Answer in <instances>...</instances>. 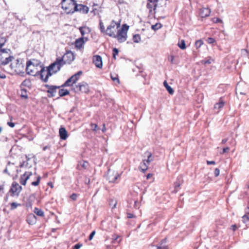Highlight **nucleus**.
<instances>
[{
    "instance_id": "obj_64",
    "label": "nucleus",
    "mask_w": 249,
    "mask_h": 249,
    "mask_svg": "<svg viewBox=\"0 0 249 249\" xmlns=\"http://www.w3.org/2000/svg\"><path fill=\"white\" fill-rule=\"evenodd\" d=\"M228 139H223L221 141V143L222 144H225L227 141H228Z\"/></svg>"
},
{
    "instance_id": "obj_8",
    "label": "nucleus",
    "mask_w": 249,
    "mask_h": 249,
    "mask_svg": "<svg viewBox=\"0 0 249 249\" xmlns=\"http://www.w3.org/2000/svg\"><path fill=\"white\" fill-rule=\"evenodd\" d=\"M82 71H79L74 75L69 78L61 87H64L67 86H74L75 84L79 79L80 76L82 74Z\"/></svg>"
},
{
    "instance_id": "obj_21",
    "label": "nucleus",
    "mask_w": 249,
    "mask_h": 249,
    "mask_svg": "<svg viewBox=\"0 0 249 249\" xmlns=\"http://www.w3.org/2000/svg\"><path fill=\"white\" fill-rule=\"evenodd\" d=\"M59 136L60 139L65 140L68 137V133L66 129L64 127H61L59 129Z\"/></svg>"
},
{
    "instance_id": "obj_7",
    "label": "nucleus",
    "mask_w": 249,
    "mask_h": 249,
    "mask_svg": "<svg viewBox=\"0 0 249 249\" xmlns=\"http://www.w3.org/2000/svg\"><path fill=\"white\" fill-rule=\"evenodd\" d=\"M129 29V26L124 24L121 30H118L116 37L119 42H124L127 39V31Z\"/></svg>"
},
{
    "instance_id": "obj_37",
    "label": "nucleus",
    "mask_w": 249,
    "mask_h": 249,
    "mask_svg": "<svg viewBox=\"0 0 249 249\" xmlns=\"http://www.w3.org/2000/svg\"><path fill=\"white\" fill-rule=\"evenodd\" d=\"M110 77H111V79L114 82H116L118 84L120 83V81H119L118 75L115 74H110Z\"/></svg>"
},
{
    "instance_id": "obj_61",
    "label": "nucleus",
    "mask_w": 249,
    "mask_h": 249,
    "mask_svg": "<svg viewBox=\"0 0 249 249\" xmlns=\"http://www.w3.org/2000/svg\"><path fill=\"white\" fill-rule=\"evenodd\" d=\"M231 229H232L233 231H235L237 229V226L236 225H232L231 227Z\"/></svg>"
},
{
    "instance_id": "obj_54",
    "label": "nucleus",
    "mask_w": 249,
    "mask_h": 249,
    "mask_svg": "<svg viewBox=\"0 0 249 249\" xmlns=\"http://www.w3.org/2000/svg\"><path fill=\"white\" fill-rule=\"evenodd\" d=\"M127 217L128 218H135L136 216L132 213H127Z\"/></svg>"
},
{
    "instance_id": "obj_39",
    "label": "nucleus",
    "mask_w": 249,
    "mask_h": 249,
    "mask_svg": "<svg viewBox=\"0 0 249 249\" xmlns=\"http://www.w3.org/2000/svg\"><path fill=\"white\" fill-rule=\"evenodd\" d=\"M203 44V42L201 40H198L196 41L195 46L196 47V48H199L201 46V45Z\"/></svg>"
},
{
    "instance_id": "obj_10",
    "label": "nucleus",
    "mask_w": 249,
    "mask_h": 249,
    "mask_svg": "<svg viewBox=\"0 0 249 249\" xmlns=\"http://www.w3.org/2000/svg\"><path fill=\"white\" fill-rule=\"evenodd\" d=\"M120 24H117L114 20H112L110 25L107 27L106 30L107 34L110 37L116 38V35L115 34V31H112V29H114L116 26L118 28Z\"/></svg>"
},
{
    "instance_id": "obj_1",
    "label": "nucleus",
    "mask_w": 249,
    "mask_h": 249,
    "mask_svg": "<svg viewBox=\"0 0 249 249\" xmlns=\"http://www.w3.org/2000/svg\"><path fill=\"white\" fill-rule=\"evenodd\" d=\"M25 70L27 74L29 75L40 76L45 71V67L40 61L33 59L27 61Z\"/></svg>"
},
{
    "instance_id": "obj_11",
    "label": "nucleus",
    "mask_w": 249,
    "mask_h": 249,
    "mask_svg": "<svg viewBox=\"0 0 249 249\" xmlns=\"http://www.w3.org/2000/svg\"><path fill=\"white\" fill-rule=\"evenodd\" d=\"M45 87L48 89L47 92L48 93V97L49 98L54 97L57 89L60 88V86L49 85L47 84L45 85Z\"/></svg>"
},
{
    "instance_id": "obj_20",
    "label": "nucleus",
    "mask_w": 249,
    "mask_h": 249,
    "mask_svg": "<svg viewBox=\"0 0 249 249\" xmlns=\"http://www.w3.org/2000/svg\"><path fill=\"white\" fill-rule=\"evenodd\" d=\"M211 14V10L208 8H203L200 10V15L202 18L209 16Z\"/></svg>"
},
{
    "instance_id": "obj_63",
    "label": "nucleus",
    "mask_w": 249,
    "mask_h": 249,
    "mask_svg": "<svg viewBox=\"0 0 249 249\" xmlns=\"http://www.w3.org/2000/svg\"><path fill=\"white\" fill-rule=\"evenodd\" d=\"M87 165H88V162L87 161H84L83 165H82V166L84 168H86V167L87 166Z\"/></svg>"
},
{
    "instance_id": "obj_22",
    "label": "nucleus",
    "mask_w": 249,
    "mask_h": 249,
    "mask_svg": "<svg viewBox=\"0 0 249 249\" xmlns=\"http://www.w3.org/2000/svg\"><path fill=\"white\" fill-rule=\"evenodd\" d=\"M157 6L158 3L157 2H147L146 4V7L149 9L150 13H151L152 11H155Z\"/></svg>"
},
{
    "instance_id": "obj_56",
    "label": "nucleus",
    "mask_w": 249,
    "mask_h": 249,
    "mask_svg": "<svg viewBox=\"0 0 249 249\" xmlns=\"http://www.w3.org/2000/svg\"><path fill=\"white\" fill-rule=\"evenodd\" d=\"M213 21L214 23H219V22H221L222 21L220 18H214L213 19Z\"/></svg>"
},
{
    "instance_id": "obj_6",
    "label": "nucleus",
    "mask_w": 249,
    "mask_h": 249,
    "mask_svg": "<svg viewBox=\"0 0 249 249\" xmlns=\"http://www.w3.org/2000/svg\"><path fill=\"white\" fill-rule=\"evenodd\" d=\"M75 93H88L89 91V85L85 82H82L78 85H74L71 89Z\"/></svg>"
},
{
    "instance_id": "obj_27",
    "label": "nucleus",
    "mask_w": 249,
    "mask_h": 249,
    "mask_svg": "<svg viewBox=\"0 0 249 249\" xmlns=\"http://www.w3.org/2000/svg\"><path fill=\"white\" fill-rule=\"evenodd\" d=\"M32 86L31 81L29 79L24 80L20 85V88H23V87H26L31 88Z\"/></svg>"
},
{
    "instance_id": "obj_26",
    "label": "nucleus",
    "mask_w": 249,
    "mask_h": 249,
    "mask_svg": "<svg viewBox=\"0 0 249 249\" xmlns=\"http://www.w3.org/2000/svg\"><path fill=\"white\" fill-rule=\"evenodd\" d=\"M19 94L22 99L27 100L28 99V95L27 93V90L24 89V88H21L20 92L19 93Z\"/></svg>"
},
{
    "instance_id": "obj_62",
    "label": "nucleus",
    "mask_w": 249,
    "mask_h": 249,
    "mask_svg": "<svg viewBox=\"0 0 249 249\" xmlns=\"http://www.w3.org/2000/svg\"><path fill=\"white\" fill-rule=\"evenodd\" d=\"M4 185H1L0 186V193H3Z\"/></svg>"
},
{
    "instance_id": "obj_47",
    "label": "nucleus",
    "mask_w": 249,
    "mask_h": 249,
    "mask_svg": "<svg viewBox=\"0 0 249 249\" xmlns=\"http://www.w3.org/2000/svg\"><path fill=\"white\" fill-rule=\"evenodd\" d=\"M206 41L209 44H213V43H214L215 41V40L213 38L208 37Z\"/></svg>"
},
{
    "instance_id": "obj_12",
    "label": "nucleus",
    "mask_w": 249,
    "mask_h": 249,
    "mask_svg": "<svg viewBox=\"0 0 249 249\" xmlns=\"http://www.w3.org/2000/svg\"><path fill=\"white\" fill-rule=\"evenodd\" d=\"M22 189L18 183L14 182L10 188V192L11 193V196H18Z\"/></svg>"
},
{
    "instance_id": "obj_28",
    "label": "nucleus",
    "mask_w": 249,
    "mask_h": 249,
    "mask_svg": "<svg viewBox=\"0 0 249 249\" xmlns=\"http://www.w3.org/2000/svg\"><path fill=\"white\" fill-rule=\"evenodd\" d=\"M166 242V239H163L160 244L157 246V249H168V247L165 245Z\"/></svg>"
},
{
    "instance_id": "obj_45",
    "label": "nucleus",
    "mask_w": 249,
    "mask_h": 249,
    "mask_svg": "<svg viewBox=\"0 0 249 249\" xmlns=\"http://www.w3.org/2000/svg\"><path fill=\"white\" fill-rule=\"evenodd\" d=\"M90 126L91 129L94 131H96L98 129V125L96 124L91 123Z\"/></svg>"
},
{
    "instance_id": "obj_50",
    "label": "nucleus",
    "mask_w": 249,
    "mask_h": 249,
    "mask_svg": "<svg viewBox=\"0 0 249 249\" xmlns=\"http://www.w3.org/2000/svg\"><path fill=\"white\" fill-rule=\"evenodd\" d=\"M220 173V170L218 168H215L214 171V175L215 177H217L219 176Z\"/></svg>"
},
{
    "instance_id": "obj_49",
    "label": "nucleus",
    "mask_w": 249,
    "mask_h": 249,
    "mask_svg": "<svg viewBox=\"0 0 249 249\" xmlns=\"http://www.w3.org/2000/svg\"><path fill=\"white\" fill-rule=\"evenodd\" d=\"M212 63V60L211 59H208V60H203L201 61V63L203 64H209Z\"/></svg>"
},
{
    "instance_id": "obj_36",
    "label": "nucleus",
    "mask_w": 249,
    "mask_h": 249,
    "mask_svg": "<svg viewBox=\"0 0 249 249\" xmlns=\"http://www.w3.org/2000/svg\"><path fill=\"white\" fill-rule=\"evenodd\" d=\"M141 40L140 35L139 34H135L133 36V40L135 43H139Z\"/></svg>"
},
{
    "instance_id": "obj_24",
    "label": "nucleus",
    "mask_w": 249,
    "mask_h": 249,
    "mask_svg": "<svg viewBox=\"0 0 249 249\" xmlns=\"http://www.w3.org/2000/svg\"><path fill=\"white\" fill-rule=\"evenodd\" d=\"M225 105V102L223 101L222 99L221 98L219 99L218 103H216L214 106V109H217V112H219V110L223 107Z\"/></svg>"
},
{
    "instance_id": "obj_9",
    "label": "nucleus",
    "mask_w": 249,
    "mask_h": 249,
    "mask_svg": "<svg viewBox=\"0 0 249 249\" xmlns=\"http://www.w3.org/2000/svg\"><path fill=\"white\" fill-rule=\"evenodd\" d=\"M54 66V64H51L48 67L45 68V71L40 74V78L43 82H47L49 77L55 73L52 71L53 67Z\"/></svg>"
},
{
    "instance_id": "obj_29",
    "label": "nucleus",
    "mask_w": 249,
    "mask_h": 249,
    "mask_svg": "<svg viewBox=\"0 0 249 249\" xmlns=\"http://www.w3.org/2000/svg\"><path fill=\"white\" fill-rule=\"evenodd\" d=\"M163 85H164V87H165V88L168 91V92L171 95L173 94V93H174V90L171 88V86L168 85L166 81H164Z\"/></svg>"
},
{
    "instance_id": "obj_41",
    "label": "nucleus",
    "mask_w": 249,
    "mask_h": 249,
    "mask_svg": "<svg viewBox=\"0 0 249 249\" xmlns=\"http://www.w3.org/2000/svg\"><path fill=\"white\" fill-rule=\"evenodd\" d=\"M20 204L16 202H12L11 203V210H14L17 208L18 206Z\"/></svg>"
},
{
    "instance_id": "obj_18",
    "label": "nucleus",
    "mask_w": 249,
    "mask_h": 249,
    "mask_svg": "<svg viewBox=\"0 0 249 249\" xmlns=\"http://www.w3.org/2000/svg\"><path fill=\"white\" fill-rule=\"evenodd\" d=\"M88 37H81L77 39L75 42V46L78 49H81L83 47L84 44L88 41Z\"/></svg>"
},
{
    "instance_id": "obj_5",
    "label": "nucleus",
    "mask_w": 249,
    "mask_h": 249,
    "mask_svg": "<svg viewBox=\"0 0 249 249\" xmlns=\"http://www.w3.org/2000/svg\"><path fill=\"white\" fill-rule=\"evenodd\" d=\"M121 174L116 171L109 169L106 175V178L109 183H117L121 177Z\"/></svg>"
},
{
    "instance_id": "obj_57",
    "label": "nucleus",
    "mask_w": 249,
    "mask_h": 249,
    "mask_svg": "<svg viewBox=\"0 0 249 249\" xmlns=\"http://www.w3.org/2000/svg\"><path fill=\"white\" fill-rule=\"evenodd\" d=\"M7 124L11 127H14L15 126V124L13 122H8Z\"/></svg>"
},
{
    "instance_id": "obj_46",
    "label": "nucleus",
    "mask_w": 249,
    "mask_h": 249,
    "mask_svg": "<svg viewBox=\"0 0 249 249\" xmlns=\"http://www.w3.org/2000/svg\"><path fill=\"white\" fill-rule=\"evenodd\" d=\"M116 204H117V201L115 200L112 199L110 201L109 205L110 206L112 205V208H116Z\"/></svg>"
},
{
    "instance_id": "obj_43",
    "label": "nucleus",
    "mask_w": 249,
    "mask_h": 249,
    "mask_svg": "<svg viewBox=\"0 0 249 249\" xmlns=\"http://www.w3.org/2000/svg\"><path fill=\"white\" fill-rule=\"evenodd\" d=\"M99 26H100V29L101 32L105 33V27L103 24V23L102 22V20H100V23H99Z\"/></svg>"
},
{
    "instance_id": "obj_4",
    "label": "nucleus",
    "mask_w": 249,
    "mask_h": 249,
    "mask_svg": "<svg viewBox=\"0 0 249 249\" xmlns=\"http://www.w3.org/2000/svg\"><path fill=\"white\" fill-rule=\"evenodd\" d=\"M76 1L75 0H62V8L67 14H73L75 12Z\"/></svg>"
},
{
    "instance_id": "obj_53",
    "label": "nucleus",
    "mask_w": 249,
    "mask_h": 249,
    "mask_svg": "<svg viewBox=\"0 0 249 249\" xmlns=\"http://www.w3.org/2000/svg\"><path fill=\"white\" fill-rule=\"evenodd\" d=\"M95 234V231H93L89 235V240H91L93 237V236H94Z\"/></svg>"
},
{
    "instance_id": "obj_44",
    "label": "nucleus",
    "mask_w": 249,
    "mask_h": 249,
    "mask_svg": "<svg viewBox=\"0 0 249 249\" xmlns=\"http://www.w3.org/2000/svg\"><path fill=\"white\" fill-rule=\"evenodd\" d=\"M113 57L114 59H116V55H117L118 54V53H119V51L118 50L115 48H113Z\"/></svg>"
},
{
    "instance_id": "obj_31",
    "label": "nucleus",
    "mask_w": 249,
    "mask_h": 249,
    "mask_svg": "<svg viewBox=\"0 0 249 249\" xmlns=\"http://www.w3.org/2000/svg\"><path fill=\"white\" fill-rule=\"evenodd\" d=\"M145 154L147 157V159L146 160V162L148 164H149L150 162L153 160V158L152 156V154L148 151H146Z\"/></svg>"
},
{
    "instance_id": "obj_48",
    "label": "nucleus",
    "mask_w": 249,
    "mask_h": 249,
    "mask_svg": "<svg viewBox=\"0 0 249 249\" xmlns=\"http://www.w3.org/2000/svg\"><path fill=\"white\" fill-rule=\"evenodd\" d=\"M180 184H181V183L178 181H176L175 182V183H174L175 189L176 190V191H178V188H179V187L180 186Z\"/></svg>"
},
{
    "instance_id": "obj_2",
    "label": "nucleus",
    "mask_w": 249,
    "mask_h": 249,
    "mask_svg": "<svg viewBox=\"0 0 249 249\" xmlns=\"http://www.w3.org/2000/svg\"><path fill=\"white\" fill-rule=\"evenodd\" d=\"M11 69L17 74H23L25 70L23 60L21 58L13 59L10 64Z\"/></svg>"
},
{
    "instance_id": "obj_38",
    "label": "nucleus",
    "mask_w": 249,
    "mask_h": 249,
    "mask_svg": "<svg viewBox=\"0 0 249 249\" xmlns=\"http://www.w3.org/2000/svg\"><path fill=\"white\" fill-rule=\"evenodd\" d=\"M40 179H41V177L40 176H37L36 178V180L35 181H33L31 183L32 185L34 186H37L40 182Z\"/></svg>"
},
{
    "instance_id": "obj_34",
    "label": "nucleus",
    "mask_w": 249,
    "mask_h": 249,
    "mask_svg": "<svg viewBox=\"0 0 249 249\" xmlns=\"http://www.w3.org/2000/svg\"><path fill=\"white\" fill-rule=\"evenodd\" d=\"M178 46L182 50H184L186 49V44L185 41L184 40H181L178 43Z\"/></svg>"
},
{
    "instance_id": "obj_51",
    "label": "nucleus",
    "mask_w": 249,
    "mask_h": 249,
    "mask_svg": "<svg viewBox=\"0 0 249 249\" xmlns=\"http://www.w3.org/2000/svg\"><path fill=\"white\" fill-rule=\"evenodd\" d=\"M230 150V148L229 147H226L223 148L222 151L220 153L221 154H223L225 153L228 152Z\"/></svg>"
},
{
    "instance_id": "obj_17",
    "label": "nucleus",
    "mask_w": 249,
    "mask_h": 249,
    "mask_svg": "<svg viewBox=\"0 0 249 249\" xmlns=\"http://www.w3.org/2000/svg\"><path fill=\"white\" fill-rule=\"evenodd\" d=\"M32 175V173L31 172H26L24 174L20 176L19 181L21 184L25 185L27 180L29 179L30 176Z\"/></svg>"
},
{
    "instance_id": "obj_13",
    "label": "nucleus",
    "mask_w": 249,
    "mask_h": 249,
    "mask_svg": "<svg viewBox=\"0 0 249 249\" xmlns=\"http://www.w3.org/2000/svg\"><path fill=\"white\" fill-rule=\"evenodd\" d=\"M74 59V56L73 53L70 51H67L63 56L59 58V59L63 60V62H65V64L66 63H70Z\"/></svg>"
},
{
    "instance_id": "obj_58",
    "label": "nucleus",
    "mask_w": 249,
    "mask_h": 249,
    "mask_svg": "<svg viewBox=\"0 0 249 249\" xmlns=\"http://www.w3.org/2000/svg\"><path fill=\"white\" fill-rule=\"evenodd\" d=\"M0 78L2 79H4L6 78V75L1 71H0Z\"/></svg>"
},
{
    "instance_id": "obj_32",
    "label": "nucleus",
    "mask_w": 249,
    "mask_h": 249,
    "mask_svg": "<svg viewBox=\"0 0 249 249\" xmlns=\"http://www.w3.org/2000/svg\"><path fill=\"white\" fill-rule=\"evenodd\" d=\"M34 212L38 216H43L44 215V212L40 209L35 208Z\"/></svg>"
},
{
    "instance_id": "obj_19",
    "label": "nucleus",
    "mask_w": 249,
    "mask_h": 249,
    "mask_svg": "<svg viewBox=\"0 0 249 249\" xmlns=\"http://www.w3.org/2000/svg\"><path fill=\"white\" fill-rule=\"evenodd\" d=\"M79 30L82 37H85V35H89L91 32L90 29L86 26L79 27Z\"/></svg>"
},
{
    "instance_id": "obj_42",
    "label": "nucleus",
    "mask_w": 249,
    "mask_h": 249,
    "mask_svg": "<svg viewBox=\"0 0 249 249\" xmlns=\"http://www.w3.org/2000/svg\"><path fill=\"white\" fill-rule=\"evenodd\" d=\"M242 221L244 223H247L249 221V217L247 214H245L242 216Z\"/></svg>"
},
{
    "instance_id": "obj_59",
    "label": "nucleus",
    "mask_w": 249,
    "mask_h": 249,
    "mask_svg": "<svg viewBox=\"0 0 249 249\" xmlns=\"http://www.w3.org/2000/svg\"><path fill=\"white\" fill-rule=\"evenodd\" d=\"M207 164L208 165H210V164H215V162L214 161H209V160H207Z\"/></svg>"
},
{
    "instance_id": "obj_15",
    "label": "nucleus",
    "mask_w": 249,
    "mask_h": 249,
    "mask_svg": "<svg viewBox=\"0 0 249 249\" xmlns=\"http://www.w3.org/2000/svg\"><path fill=\"white\" fill-rule=\"evenodd\" d=\"M93 63L95 64L96 67L98 68H102L103 67L102 58L100 55H95L92 58Z\"/></svg>"
},
{
    "instance_id": "obj_40",
    "label": "nucleus",
    "mask_w": 249,
    "mask_h": 249,
    "mask_svg": "<svg viewBox=\"0 0 249 249\" xmlns=\"http://www.w3.org/2000/svg\"><path fill=\"white\" fill-rule=\"evenodd\" d=\"M6 41L4 37L0 36V49L5 44Z\"/></svg>"
},
{
    "instance_id": "obj_14",
    "label": "nucleus",
    "mask_w": 249,
    "mask_h": 249,
    "mask_svg": "<svg viewBox=\"0 0 249 249\" xmlns=\"http://www.w3.org/2000/svg\"><path fill=\"white\" fill-rule=\"evenodd\" d=\"M52 64H54V66L53 67L52 71L53 72L56 73L57 71L60 70L62 66L65 64V62H63L62 59H59V58H57Z\"/></svg>"
},
{
    "instance_id": "obj_52",
    "label": "nucleus",
    "mask_w": 249,
    "mask_h": 249,
    "mask_svg": "<svg viewBox=\"0 0 249 249\" xmlns=\"http://www.w3.org/2000/svg\"><path fill=\"white\" fill-rule=\"evenodd\" d=\"M82 246V245L81 244H76L73 246L72 249H79Z\"/></svg>"
},
{
    "instance_id": "obj_3",
    "label": "nucleus",
    "mask_w": 249,
    "mask_h": 249,
    "mask_svg": "<svg viewBox=\"0 0 249 249\" xmlns=\"http://www.w3.org/2000/svg\"><path fill=\"white\" fill-rule=\"evenodd\" d=\"M11 51L8 49H0V66H5L14 59L11 55Z\"/></svg>"
},
{
    "instance_id": "obj_16",
    "label": "nucleus",
    "mask_w": 249,
    "mask_h": 249,
    "mask_svg": "<svg viewBox=\"0 0 249 249\" xmlns=\"http://www.w3.org/2000/svg\"><path fill=\"white\" fill-rule=\"evenodd\" d=\"M75 12H80L81 13L83 14H87L89 12V8L84 5L83 4H77L75 5Z\"/></svg>"
},
{
    "instance_id": "obj_33",
    "label": "nucleus",
    "mask_w": 249,
    "mask_h": 249,
    "mask_svg": "<svg viewBox=\"0 0 249 249\" xmlns=\"http://www.w3.org/2000/svg\"><path fill=\"white\" fill-rule=\"evenodd\" d=\"M58 93H59V96L63 97V96H64L69 94L70 92L68 90H67L66 89H59Z\"/></svg>"
},
{
    "instance_id": "obj_25",
    "label": "nucleus",
    "mask_w": 249,
    "mask_h": 249,
    "mask_svg": "<svg viewBox=\"0 0 249 249\" xmlns=\"http://www.w3.org/2000/svg\"><path fill=\"white\" fill-rule=\"evenodd\" d=\"M27 221L28 224L33 225L36 222V217L34 214H30L27 218Z\"/></svg>"
},
{
    "instance_id": "obj_23",
    "label": "nucleus",
    "mask_w": 249,
    "mask_h": 249,
    "mask_svg": "<svg viewBox=\"0 0 249 249\" xmlns=\"http://www.w3.org/2000/svg\"><path fill=\"white\" fill-rule=\"evenodd\" d=\"M149 164L146 162V160H143L140 163L139 166V169L143 173H144L148 169Z\"/></svg>"
},
{
    "instance_id": "obj_30",
    "label": "nucleus",
    "mask_w": 249,
    "mask_h": 249,
    "mask_svg": "<svg viewBox=\"0 0 249 249\" xmlns=\"http://www.w3.org/2000/svg\"><path fill=\"white\" fill-rule=\"evenodd\" d=\"M26 164H24V163H20V164L19 165V167L20 168H23V167L30 168V167H32V165L29 164V161L31 159L30 158H29L28 156L27 155L26 156Z\"/></svg>"
},
{
    "instance_id": "obj_35",
    "label": "nucleus",
    "mask_w": 249,
    "mask_h": 249,
    "mask_svg": "<svg viewBox=\"0 0 249 249\" xmlns=\"http://www.w3.org/2000/svg\"><path fill=\"white\" fill-rule=\"evenodd\" d=\"M162 27V25L160 23H157L154 25H152L151 29L154 31H156L160 29Z\"/></svg>"
},
{
    "instance_id": "obj_60",
    "label": "nucleus",
    "mask_w": 249,
    "mask_h": 249,
    "mask_svg": "<svg viewBox=\"0 0 249 249\" xmlns=\"http://www.w3.org/2000/svg\"><path fill=\"white\" fill-rule=\"evenodd\" d=\"M170 61L171 63H174V56L173 55H171L170 57L169 58Z\"/></svg>"
},
{
    "instance_id": "obj_55",
    "label": "nucleus",
    "mask_w": 249,
    "mask_h": 249,
    "mask_svg": "<svg viewBox=\"0 0 249 249\" xmlns=\"http://www.w3.org/2000/svg\"><path fill=\"white\" fill-rule=\"evenodd\" d=\"M71 198L73 200H75L77 199V196L76 194H72L71 196Z\"/></svg>"
}]
</instances>
